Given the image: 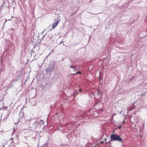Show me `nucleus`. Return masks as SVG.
Returning a JSON list of instances; mask_svg holds the SVG:
<instances>
[{"label":"nucleus","instance_id":"23","mask_svg":"<svg viewBox=\"0 0 147 147\" xmlns=\"http://www.w3.org/2000/svg\"><path fill=\"white\" fill-rule=\"evenodd\" d=\"M91 147H95V146H91Z\"/></svg>","mask_w":147,"mask_h":147},{"label":"nucleus","instance_id":"6","mask_svg":"<svg viewBox=\"0 0 147 147\" xmlns=\"http://www.w3.org/2000/svg\"><path fill=\"white\" fill-rule=\"evenodd\" d=\"M49 36V35H47V34H46V35H44L43 36V38H42V39L43 38V37H45V36H46V37H48Z\"/></svg>","mask_w":147,"mask_h":147},{"label":"nucleus","instance_id":"5","mask_svg":"<svg viewBox=\"0 0 147 147\" xmlns=\"http://www.w3.org/2000/svg\"><path fill=\"white\" fill-rule=\"evenodd\" d=\"M70 67V68H72L74 70V69H75V67L74 66H73V65H71V66Z\"/></svg>","mask_w":147,"mask_h":147},{"label":"nucleus","instance_id":"21","mask_svg":"<svg viewBox=\"0 0 147 147\" xmlns=\"http://www.w3.org/2000/svg\"><path fill=\"white\" fill-rule=\"evenodd\" d=\"M121 128V127L120 126L119 127V128Z\"/></svg>","mask_w":147,"mask_h":147},{"label":"nucleus","instance_id":"15","mask_svg":"<svg viewBox=\"0 0 147 147\" xmlns=\"http://www.w3.org/2000/svg\"><path fill=\"white\" fill-rule=\"evenodd\" d=\"M4 2H3L2 4V5H1V6H3V5H4Z\"/></svg>","mask_w":147,"mask_h":147},{"label":"nucleus","instance_id":"11","mask_svg":"<svg viewBox=\"0 0 147 147\" xmlns=\"http://www.w3.org/2000/svg\"><path fill=\"white\" fill-rule=\"evenodd\" d=\"M104 143V142L103 141H102L100 142V144H103Z\"/></svg>","mask_w":147,"mask_h":147},{"label":"nucleus","instance_id":"19","mask_svg":"<svg viewBox=\"0 0 147 147\" xmlns=\"http://www.w3.org/2000/svg\"><path fill=\"white\" fill-rule=\"evenodd\" d=\"M44 31H43L42 32V34H43L44 32Z\"/></svg>","mask_w":147,"mask_h":147},{"label":"nucleus","instance_id":"1","mask_svg":"<svg viewBox=\"0 0 147 147\" xmlns=\"http://www.w3.org/2000/svg\"><path fill=\"white\" fill-rule=\"evenodd\" d=\"M110 137V140L108 142H106V143H109L111 141H117L120 142H122V139L120 137V136L118 135L113 134L111 135Z\"/></svg>","mask_w":147,"mask_h":147},{"label":"nucleus","instance_id":"7","mask_svg":"<svg viewBox=\"0 0 147 147\" xmlns=\"http://www.w3.org/2000/svg\"><path fill=\"white\" fill-rule=\"evenodd\" d=\"M60 44H63V45H64V43L63 42V41H61V42H60V43H59Z\"/></svg>","mask_w":147,"mask_h":147},{"label":"nucleus","instance_id":"10","mask_svg":"<svg viewBox=\"0 0 147 147\" xmlns=\"http://www.w3.org/2000/svg\"><path fill=\"white\" fill-rule=\"evenodd\" d=\"M79 92H81L82 91V90L81 89H79Z\"/></svg>","mask_w":147,"mask_h":147},{"label":"nucleus","instance_id":"2","mask_svg":"<svg viewBox=\"0 0 147 147\" xmlns=\"http://www.w3.org/2000/svg\"><path fill=\"white\" fill-rule=\"evenodd\" d=\"M55 64L52 63H50L49 64L48 67L46 69V71L47 73L51 72L53 70Z\"/></svg>","mask_w":147,"mask_h":147},{"label":"nucleus","instance_id":"4","mask_svg":"<svg viewBox=\"0 0 147 147\" xmlns=\"http://www.w3.org/2000/svg\"><path fill=\"white\" fill-rule=\"evenodd\" d=\"M78 94V91H75V92H74V96H75L76 95H77Z\"/></svg>","mask_w":147,"mask_h":147},{"label":"nucleus","instance_id":"3","mask_svg":"<svg viewBox=\"0 0 147 147\" xmlns=\"http://www.w3.org/2000/svg\"><path fill=\"white\" fill-rule=\"evenodd\" d=\"M60 20H57L56 22L54 23L52 25V28H55L57 26V24L60 22Z\"/></svg>","mask_w":147,"mask_h":147},{"label":"nucleus","instance_id":"12","mask_svg":"<svg viewBox=\"0 0 147 147\" xmlns=\"http://www.w3.org/2000/svg\"><path fill=\"white\" fill-rule=\"evenodd\" d=\"M31 120V119H27V120H26V121H30V120Z\"/></svg>","mask_w":147,"mask_h":147},{"label":"nucleus","instance_id":"18","mask_svg":"<svg viewBox=\"0 0 147 147\" xmlns=\"http://www.w3.org/2000/svg\"><path fill=\"white\" fill-rule=\"evenodd\" d=\"M36 123H37V122H36V121L35 122V123H34V124L36 123Z\"/></svg>","mask_w":147,"mask_h":147},{"label":"nucleus","instance_id":"14","mask_svg":"<svg viewBox=\"0 0 147 147\" xmlns=\"http://www.w3.org/2000/svg\"><path fill=\"white\" fill-rule=\"evenodd\" d=\"M2 69L1 68L0 69V73H1V71H2Z\"/></svg>","mask_w":147,"mask_h":147},{"label":"nucleus","instance_id":"22","mask_svg":"<svg viewBox=\"0 0 147 147\" xmlns=\"http://www.w3.org/2000/svg\"><path fill=\"white\" fill-rule=\"evenodd\" d=\"M11 20V19H9L8 20Z\"/></svg>","mask_w":147,"mask_h":147},{"label":"nucleus","instance_id":"8","mask_svg":"<svg viewBox=\"0 0 147 147\" xmlns=\"http://www.w3.org/2000/svg\"><path fill=\"white\" fill-rule=\"evenodd\" d=\"M3 8V6H1L0 7V11H1Z\"/></svg>","mask_w":147,"mask_h":147},{"label":"nucleus","instance_id":"9","mask_svg":"<svg viewBox=\"0 0 147 147\" xmlns=\"http://www.w3.org/2000/svg\"><path fill=\"white\" fill-rule=\"evenodd\" d=\"M20 119H19V120L17 122V123H15V124H16L18 123L20 121Z\"/></svg>","mask_w":147,"mask_h":147},{"label":"nucleus","instance_id":"20","mask_svg":"<svg viewBox=\"0 0 147 147\" xmlns=\"http://www.w3.org/2000/svg\"><path fill=\"white\" fill-rule=\"evenodd\" d=\"M106 140H107L106 139H106H105V141H106Z\"/></svg>","mask_w":147,"mask_h":147},{"label":"nucleus","instance_id":"13","mask_svg":"<svg viewBox=\"0 0 147 147\" xmlns=\"http://www.w3.org/2000/svg\"><path fill=\"white\" fill-rule=\"evenodd\" d=\"M78 73H79V74H80L81 73L80 72L78 71L77 73H76V74H77Z\"/></svg>","mask_w":147,"mask_h":147},{"label":"nucleus","instance_id":"24","mask_svg":"<svg viewBox=\"0 0 147 147\" xmlns=\"http://www.w3.org/2000/svg\"><path fill=\"white\" fill-rule=\"evenodd\" d=\"M6 21H7V20L6 19L5 22H6Z\"/></svg>","mask_w":147,"mask_h":147},{"label":"nucleus","instance_id":"16","mask_svg":"<svg viewBox=\"0 0 147 147\" xmlns=\"http://www.w3.org/2000/svg\"><path fill=\"white\" fill-rule=\"evenodd\" d=\"M98 93L100 94V91L99 90H98Z\"/></svg>","mask_w":147,"mask_h":147},{"label":"nucleus","instance_id":"17","mask_svg":"<svg viewBox=\"0 0 147 147\" xmlns=\"http://www.w3.org/2000/svg\"><path fill=\"white\" fill-rule=\"evenodd\" d=\"M51 38V37H50V38H49H49H47V39H50Z\"/></svg>","mask_w":147,"mask_h":147}]
</instances>
